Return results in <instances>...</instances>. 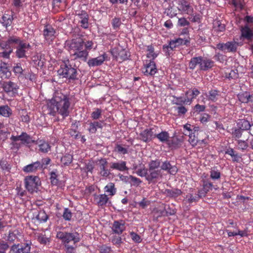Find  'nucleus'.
<instances>
[{"label": "nucleus", "instance_id": "f257e3e1", "mask_svg": "<svg viewBox=\"0 0 253 253\" xmlns=\"http://www.w3.org/2000/svg\"><path fill=\"white\" fill-rule=\"evenodd\" d=\"M70 106L69 95L64 94L61 91H56L47 104L48 114L55 116L58 113L65 118L69 115Z\"/></svg>", "mask_w": 253, "mask_h": 253}, {"label": "nucleus", "instance_id": "f03ea898", "mask_svg": "<svg viewBox=\"0 0 253 253\" xmlns=\"http://www.w3.org/2000/svg\"><path fill=\"white\" fill-rule=\"evenodd\" d=\"M67 45L71 56L74 60L86 62L89 52L93 48L94 43L92 41L79 38L72 39Z\"/></svg>", "mask_w": 253, "mask_h": 253}, {"label": "nucleus", "instance_id": "7ed1b4c3", "mask_svg": "<svg viewBox=\"0 0 253 253\" xmlns=\"http://www.w3.org/2000/svg\"><path fill=\"white\" fill-rule=\"evenodd\" d=\"M12 141L10 143L11 149L17 151L22 145L29 147L31 142H35V140L32 139L30 135L25 132H22L19 135H12L10 137Z\"/></svg>", "mask_w": 253, "mask_h": 253}, {"label": "nucleus", "instance_id": "20e7f679", "mask_svg": "<svg viewBox=\"0 0 253 253\" xmlns=\"http://www.w3.org/2000/svg\"><path fill=\"white\" fill-rule=\"evenodd\" d=\"M59 76L65 78L69 82L74 81L78 79L77 69L72 67L69 64V61L64 62L60 65L59 69L57 71Z\"/></svg>", "mask_w": 253, "mask_h": 253}, {"label": "nucleus", "instance_id": "39448f33", "mask_svg": "<svg viewBox=\"0 0 253 253\" xmlns=\"http://www.w3.org/2000/svg\"><path fill=\"white\" fill-rule=\"evenodd\" d=\"M41 181L38 176L29 175L24 178L25 187L31 194L37 192Z\"/></svg>", "mask_w": 253, "mask_h": 253}, {"label": "nucleus", "instance_id": "423d86ee", "mask_svg": "<svg viewBox=\"0 0 253 253\" xmlns=\"http://www.w3.org/2000/svg\"><path fill=\"white\" fill-rule=\"evenodd\" d=\"M56 237L61 240L64 245H69L71 242H73V244L75 245L81 240L79 234L77 232L68 233L59 231L57 232Z\"/></svg>", "mask_w": 253, "mask_h": 253}, {"label": "nucleus", "instance_id": "0eeeda50", "mask_svg": "<svg viewBox=\"0 0 253 253\" xmlns=\"http://www.w3.org/2000/svg\"><path fill=\"white\" fill-rule=\"evenodd\" d=\"M149 166L146 179L149 183L157 182L158 178V162L152 161Z\"/></svg>", "mask_w": 253, "mask_h": 253}, {"label": "nucleus", "instance_id": "6e6552de", "mask_svg": "<svg viewBox=\"0 0 253 253\" xmlns=\"http://www.w3.org/2000/svg\"><path fill=\"white\" fill-rule=\"evenodd\" d=\"M98 173L99 174L103 177L107 178L110 176L111 174V171L112 169L108 168V162L106 159H101L98 161Z\"/></svg>", "mask_w": 253, "mask_h": 253}, {"label": "nucleus", "instance_id": "1a4fd4ad", "mask_svg": "<svg viewBox=\"0 0 253 253\" xmlns=\"http://www.w3.org/2000/svg\"><path fill=\"white\" fill-rule=\"evenodd\" d=\"M31 242L22 244H14L10 249V253H30Z\"/></svg>", "mask_w": 253, "mask_h": 253}, {"label": "nucleus", "instance_id": "9d476101", "mask_svg": "<svg viewBox=\"0 0 253 253\" xmlns=\"http://www.w3.org/2000/svg\"><path fill=\"white\" fill-rule=\"evenodd\" d=\"M2 86L4 92L8 94L14 96L17 94L19 86L15 83L10 81L4 82Z\"/></svg>", "mask_w": 253, "mask_h": 253}, {"label": "nucleus", "instance_id": "9b49d317", "mask_svg": "<svg viewBox=\"0 0 253 253\" xmlns=\"http://www.w3.org/2000/svg\"><path fill=\"white\" fill-rule=\"evenodd\" d=\"M156 137H158V134L156 133L154 128L145 129L139 134L140 139L144 142L149 141Z\"/></svg>", "mask_w": 253, "mask_h": 253}, {"label": "nucleus", "instance_id": "f8f14e48", "mask_svg": "<svg viewBox=\"0 0 253 253\" xmlns=\"http://www.w3.org/2000/svg\"><path fill=\"white\" fill-rule=\"evenodd\" d=\"M24 41L19 37L16 36H11L8 37L6 41H1L0 42V47L2 48L12 47V45L14 44L19 45Z\"/></svg>", "mask_w": 253, "mask_h": 253}, {"label": "nucleus", "instance_id": "ddd939ff", "mask_svg": "<svg viewBox=\"0 0 253 253\" xmlns=\"http://www.w3.org/2000/svg\"><path fill=\"white\" fill-rule=\"evenodd\" d=\"M31 45L29 43L22 42L16 48L15 55L18 58H26V55L27 50L30 48Z\"/></svg>", "mask_w": 253, "mask_h": 253}, {"label": "nucleus", "instance_id": "4468645a", "mask_svg": "<svg viewBox=\"0 0 253 253\" xmlns=\"http://www.w3.org/2000/svg\"><path fill=\"white\" fill-rule=\"evenodd\" d=\"M113 55L121 62L127 60L130 57V53L125 49L117 48L113 52Z\"/></svg>", "mask_w": 253, "mask_h": 253}, {"label": "nucleus", "instance_id": "2eb2a0df", "mask_svg": "<svg viewBox=\"0 0 253 253\" xmlns=\"http://www.w3.org/2000/svg\"><path fill=\"white\" fill-rule=\"evenodd\" d=\"M113 233L120 235L125 230V222L123 220H115L111 227Z\"/></svg>", "mask_w": 253, "mask_h": 253}, {"label": "nucleus", "instance_id": "dca6fc26", "mask_svg": "<svg viewBox=\"0 0 253 253\" xmlns=\"http://www.w3.org/2000/svg\"><path fill=\"white\" fill-rule=\"evenodd\" d=\"M42 169V165L41 162L37 161L24 166L22 170L25 173H35L38 170Z\"/></svg>", "mask_w": 253, "mask_h": 253}, {"label": "nucleus", "instance_id": "f3484780", "mask_svg": "<svg viewBox=\"0 0 253 253\" xmlns=\"http://www.w3.org/2000/svg\"><path fill=\"white\" fill-rule=\"evenodd\" d=\"M217 48L222 51L235 52L237 50V44L233 42H228L225 43H219L217 44Z\"/></svg>", "mask_w": 253, "mask_h": 253}, {"label": "nucleus", "instance_id": "a211bd4d", "mask_svg": "<svg viewBox=\"0 0 253 253\" xmlns=\"http://www.w3.org/2000/svg\"><path fill=\"white\" fill-rule=\"evenodd\" d=\"M199 93V91L196 88H194L192 90H189L186 93V96L187 98V99H185L184 100H182L181 97L179 98H177L176 99L177 101L175 103L176 104H179L181 103H187L188 102H190L192 99L198 95Z\"/></svg>", "mask_w": 253, "mask_h": 253}, {"label": "nucleus", "instance_id": "6ab92c4d", "mask_svg": "<svg viewBox=\"0 0 253 253\" xmlns=\"http://www.w3.org/2000/svg\"><path fill=\"white\" fill-rule=\"evenodd\" d=\"M156 71L157 68L155 62L151 59L146 60L143 69V72L145 75H153L156 73Z\"/></svg>", "mask_w": 253, "mask_h": 253}, {"label": "nucleus", "instance_id": "aec40b11", "mask_svg": "<svg viewBox=\"0 0 253 253\" xmlns=\"http://www.w3.org/2000/svg\"><path fill=\"white\" fill-rule=\"evenodd\" d=\"M107 57L106 54L104 53L97 57L89 59L87 64L89 67L100 66L103 63Z\"/></svg>", "mask_w": 253, "mask_h": 253}, {"label": "nucleus", "instance_id": "412c9836", "mask_svg": "<svg viewBox=\"0 0 253 253\" xmlns=\"http://www.w3.org/2000/svg\"><path fill=\"white\" fill-rule=\"evenodd\" d=\"M178 9L179 11L189 15H192L193 12V8L190 3L185 0H180L178 3Z\"/></svg>", "mask_w": 253, "mask_h": 253}, {"label": "nucleus", "instance_id": "4be33fe9", "mask_svg": "<svg viewBox=\"0 0 253 253\" xmlns=\"http://www.w3.org/2000/svg\"><path fill=\"white\" fill-rule=\"evenodd\" d=\"M43 32L45 40L49 43L55 39V31L51 26H45Z\"/></svg>", "mask_w": 253, "mask_h": 253}, {"label": "nucleus", "instance_id": "5701e85b", "mask_svg": "<svg viewBox=\"0 0 253 253\" xmlns=\"http://www.w3.org/2000/svg\"><path fill=\"white\" fill-rule=\"evenodd\" d=\"M110 168L112 170H117L120 171H125L128 169L126 167V162L122 160L110 163Z\"/></svg>", "mask_w": 253, "mask_h": 253}, {"label": "nucleus", "instance_id": "b1692460", "mask_svg": "<svg viewBox=\"0 0 253 253\" xmlns=\"http://www.w3.org/2000/svg\"><path fill=\"white\" fill-rule=\"evenodd\" d=\"M94 201L96 205L99 207H103L105 206L109 201V198L108 195L105 194H101L99 195L94 194L93 195Z\"/></svg>", "mask_w": 253, "mask_h": 253}, {"label": "nucleus", "instance_id": "393cba45", "mask_svg": "<svg viewBox=\"0 0 253 253\" xmlns=\"http://www.w3.org/2000/svg\"><path fill=\"white\" fill-rule=\"evenodd\" d=\"M77 15L81 19L79 21L81 26L84 29H87L88 27L89 17L87 12L84 10H82L78 13H77Z\"/></svg>", "mask_w": 253, "mask_h": 253}, {"label": "nucleus", "instance_id": "a878e982", "mask_svg": "<svg viewBox=\"0 0 253 253\" xmlns=\"http://www.w3.org/2000/svg\"><path fill=\"white\" fill-rule=\"evenodd\" d=\"M38 145L39 150L42 153H46L50 150L51 146L49 143L43 140H38L33 142Z\"/></svg>", "mask_w": 253, "mask_h": 253}, {"label": "nucleus", "instance_id": "bb28decb", "mask_svg": "<svg viewBox=\"0 0 253 253\" xmlns=\"http://www.w3.org/2000/svg\"><path fill=\"white\" fill-rule=\"evenodd\" d=\"M166 194L168 196L175 198L182 194V191L178 189H166L165 191L162 190L159 191V194Z\"/></svg>", "mask_w": 253, "mask_h": 253}, {"label": "nucleus", "instance_id": "cd10ccee", "mask_svg": "<svg viewBox=\"0 0 253 253\" xmlns=\"http://www.w3.org/2000/svg\"><path fill=\"white\" fill-rule=\"evenodd\" d=\"M0 74L1 78L4 79H8L11 75V71L4 62L0 63Z\"/></svg>", "mask_w": 253, "mask_h": 253}, {"label": "nucleus", "instance_id": "c85d7f7f", "mask_svg": "<svg viewBox=\"0 0 253 253\" xmlns=\"http://www.w3.org/2000/svg\"><path fill=\"white\" fill-rule=\"evenodd\" d=\"M202 62L200 64V69L201 70L207 71L211 69L213 66V61L207 58L202 57Z\"/></svg>", "mask_w": 253, "mask_h": 253}, {"label": "nucleus", "instance_id": "c756f323", "mask_svg": "<svg viewBox=\"0 0 253 253\" xmlns=\"http://www.w3.org/2000/svg\"><path fill=\"white\" fill-rule=\"evenodd\" d=\"M162 169L168 170L171 174L174 175L177 171V168L175 166H171L169 162L165 161L163 163L161 166Z\"/></svg>", "mask_w": 253, "mask_h": 253}, {"label": "nucleus", "instance_id": "7c9ffc66", "mask_svg": "<svg viewBox=\"0 0 253 253\" xmlns=\"http://www.w3.org/2000/svg\"><path fill=\"white\" fill-rule=\"evenodd\" d=\"M104 191L108 196H113L117 193V189L115 187V183L113 182H109L104 188Z\"/></svg>", "mask_w": 253, "mask_h": 253}, {"label": "nucleus", "instance_id": "2f4dec72", "mask_svg": "<svg viewBox=\"0 0 253 253\" xmlns=\"http://www.w3.org/2000/svg\"><path fill=\"white\" fill-rule=\"evenodd\" d=\"M48 218V216L45 211L43 210H41L38 212V213L36 215V216L33 218V219L35 221L37 220L40 223L46 222Z\"/></svg>", "mask_w": 253, "mask_h": 253}, {"label": "nucleus", "instance_id": "473e14b6", "mask_svg": "<svg viewBox=\"0 0 253 253\" xmlns=\"http://www.w3.org/2000/svg\"><path fill=\"white\" fill-rule=\"evenodd\" d=\"M13 14H8L5 13L2 16L1 23L2 25L5 27L10 26L13 22Z\"/></svg>", "mask_w": 253, "mask_h": 253}, {"label": "nucleus", "instance_id": "72a5a7b5", "mask_svg": "<svg viewBox=\"0 0 253 253\" xmlns=\"http://www.w3.org/2000/svg\"><path fill=\"white\" fill-rule=\"evenodd\" d=\"M88 125L89 127L88 128V130L91 133H95L97 131V128H102L103 127L102 122H99L97 121L90 122Z\"/></svg>", "mask_w": 253, "mask_h": 253}, {"label": "nucleus", "instance_id": "f704fd0d", "mask_svg": "<svg viewBox=\"0 0 253 253\" xmlns=\"http://www.w3.org/2000/svg\"><path fill=\"white\" fill-rule=\"evenodd\" d=\"M12 71L15 76H17L18 78H22L23 77L25 78H27L26 75L23 74L24 70L22 69L20 63L15 64L13 67Z\"/></svg>", "mask_w": 253, "mask_h": 253}, {"label": "nucleus", "instance_id": "c9c22d12", "mask_svg": "<svg viewBox=\"0 0 253 253\" xmlns=\"http://www.w3.org/2000/svg\"><path fill=\"white\" fill-rule=\"evenodd\" d=\"M181 140L177 137L170 138L167 146L169 148L171 149H177L181 146Z\"/></svg>", "mask_w": 253, "mask_h": 253}, {"label": "nucleus", "instance_id": "e433bc0d", "mask_svg": "<svg viewBox=\"0 0 253 253\" xmlns=\"http://www.w3.org/2000/svg\"><path fill=\"white\" fill-rule=\"evenodd\" d=\"M49 174L51 184L52 186H59L61 184V182L58 179V175L56 172V170L51 171Z\"/></svg>", "mask_w": 253, "mask_h": 253}, {"label": "nucleus", "instance_id": "4c0bfd02", "mask_svg": "<svg viewBox=\"0 0 253 253\" xmlns=\"http://www.w3.org/2000/svg\"><path fill=\"white\" fill-rule=\"evenodd\" d=\"M73 155L70 154H65L61 158V163L62 166H67L73 162Z\"/></svg>", "mask_w": 253, "mask_h": 253}, {"label": "nucleus", "instance_id": "58836bf2", "mask_svg": "<svg viewBox=\"0 0 253 253\" xmlns=\"http://www.w3.org/2000/svg\"><path fill=\"white\" fill-rule=\"evenodd\" d=\"M133 169L136 170V173L138 176H145L146 178L148 169L145 168L144 165H140L139 168L137 166H133Z\"/></svg>", "mask_w": 253, "mask_h": 253}, {"label": "nucleus", "instance_id": "ea45409f", "mask_svg": "<svg viewBox=\"0 0 253 253\" xmlns=\"http://www.w3.org/2000/svg\"><path fill=\"white\" fill-rule=\"evenodd\" d=\"M201 60H202V56L192 58L189 64V68L193 70L195 69L197 65H199L200 67V64H201L202 62Z\"/></svg>", "mask_w": 253, "mask_h": 253}, {"label": "nucleus", "instance_id": "a19ab883", "mask_svg": "<svg viewBox=\"0 0 253 253\" xmlns=\"http://www.w3.org/2000/svg\"><path fill=\"white\" fill-rule=\"evenodd\" d=\"M237 126L238 127L243 131L249 129L251 126L250 122L245 119L239 120V122L237 123Z\"/></svg>", "mask_w": 253, "mask_h": 253}, {"label": "nucleus", "instance_id": "79ce46f5", "mask_svg": "<svg viewBox=\"0 0 253 253\" xmlns=\"http://www.w3.org/2000/svg\"><path fill=\"white\" fill-rule=\"evenodd\" d=\"M12 114V110L7 105L0 106V115L9 117Z\"/></svg>", "mask_w": 253, "mask_h": 253}, {"label": "nucleus", "instance_id": "37998d69", "mask_svg": "<svg viewBox=\"0 0 253 253\" xmlns=\"http://www.w3.org/2000/svg\"><path fill=\"white\" fill-rule=\"evenodd\" d=\"M37 241L42 245H46L50 242V238L46 236L45 234L39 233L37 235Z\"/></svg>", "mask_w": 253, "mask_h": 253}, {"label": "nucleus", "instance_id": "c03bdc74", "mask_svg": "<svg viewBox=\"0 0 253 253\" xmlns=\"http://www.w3.org/2000/svg\"><path fill=\"white\" fill-rule=\"evenodd\" d=\"M18 231L17 230H9L6 240L9 243H13L17 238Z\"/></svg>", "mask_w": 253, "mask_h": 253}, {"label": "nucleus", "instance_id": "a18cd8bd", "mask_svg": "<svg viewBox=\"0 0 253 253\" xmlns=\"http://www.w3.org/2000/svg\"><path fill=\"white\" fill-rule=\"evenodd\" d=\"M0 48L3 50V51L0 52V57H2L3 58L8 59L10 57V55L13 51L12 47H6L5 48H2V47H0Z\"/></svg>", "mask_w": 253, "mask_h": 253}, {"label": "nucleus", "instance_id": "49530a36", "mask_svg": "<svg viewBox=\"0 0 253 253\" xmlns=\"http://www.w3.org/2000/svg\"><path fill=\"white\" fill-rule=\"evenodd\" d=\"M67 5V0H53V5L60 10L65 8Z\"/></svg>", "mask_w": 253, "mask_h": 253}, {"label": "nucleus", "instance_id": "de8ad7c7", "mask_svg": "<svg viewBox=\"0 0 253 253\" xmlns=\"http://www.w3.org/2000/svg\"><path fill=\"white\" fill-rule=\"evenodd\" d=\"M241 32L242 36L247 39H251L253 36V34L248 26H246L245 27L243 28L241 30Z\"/></svg>", "mask_w": 253, "mask_h": 253}, {"label": "nucleus", "instance_id": "09e8293b", "mask_svg": "<svg viewBox=\"0 0 253 253\" xmlns=\"http://www.w3.org/2000/svg\"><path fill=\"white\" fill-rule=\"evenodd\" d=\"M164 209L163 211L159 210V216H166L169 215H173L175 213L174 210H171L169 206H165Z\"/></svg>", "mask_w": 253, "mask_h": 253}, {"label": "nucleus", "instance_id": "8fccbe9b", "mask_svg": "<svg viewBox=\"0 0 253 253\" xmlns=\"http://www.w3.org/2000/svg\"><path fill=\"white\" fill-rule=\"evenodd\" d=\"M170 138L169 134L168 132L163 131L159 133V141L167 145Z\"/></svg>", "mask_w": 253, "mask_h": 253}, {"label": "nucleus", "instance_id": "3c124183", "mask_svg": "<svg viewBox=\"0 0 253 253\" xmlns=\"http://www.w3.org/2000/svg\"><path fill=\"white\" fill-rule=\"evenodd\" d=\"M147 57L152 60H154L157 57V54L154 53V48L151 45L147 46Z\"/></svg>", "mask_w": 253, "mask_h": 253}, {"label": "nucleus", "instance_id": "603ef678", "mask_svg": "<svg viewBox=\"0 0 253 253\" xmlns=\"http://www.w3.org/2000/svg\"><path fill=\"white\" fill-rule=\"evenodd\" d=\"M114 150L115 152L120 154L125 155L128 153L127 149L123 147L121 144H117Z\"/></svg>", "mask_w": 253, "mask_h": 253}, {"label": "nucleus", "instance_id": "864d4df0", "mask_svg": "<svg viewBox=\"0 0 253 253\" xmlns=\"http://www.w3.org/2000/svg\"><path fill=\"white\" fill-rule=\"evenodd\" d=\"M111 242L113 245H116L117 247H120L123 243L122 239L119 235H114L112 237Z\"/></svg>", "mask_w": 253, "mask_h": 253}, {"label": "nucleus", "instance_id": "5fc2aeb1", "mask_svg": "<svg viewBox=\"0 0 253 253\" xmlns=\"http://www.w3.org/2000/svg\"><path fill=\"white\" fill-rule=\"evenodd\" d=\"M62 216L65 220L70 221L72 217L71 210L67 208H64Z\"/></svg>", "mask_w": 253, "mask_h": 253}, {"label": "nucleus", "instance_id": "6e6d98bb", "mask_svg": "<svg viewBox=\"0 0 253 253\" xmlns=\"http://www.w3.org/2000/svg\"><path fill=\"white\" fill-rule=\"evenodd\" d=\"M187 43H189V41L188 40H184L181 38H178L174 40H172L171 44L173 45V44H175V45H177L178 46L181 45H186Z\"/></svg>", "mask_w": 253, "mask_h": 253}, {"label": "nucleus", "instance_id": "4d7b16f0", "mask_svg": "<svg viewBox=\"0 0 253 253\" xmlns=\"http://www.w3.org/2000/svg\"><path fill=\"white\" fill-rule=\"evenodd\" d=\"M0 167L1 169L4 171L9 172L11 167L8 163L5 160H1L0 161Z\"/></svg>", "mask_w": 253, "mask_h": 253}, {"label": "nucleus", "instance_id": "13d9d810", "mask_svg": "<svg viewBox=\"0 0 253 253\" xmlns=\"http://www.w3.org/2000/svg\"><path fill=\"white\" fill-rule=\"evenodd\" d=\"M102 115V110L99 108H95L91 114V117L93 120L99 119Z\"/></svg>", "mask_w": 253, "mask_h": 253}, {"label": "nucleus", "instance_id": "bf43d9fd", "mask_svg": "<svg viewBox=\"0 0 253 253\" xmlns=\"http://www.w3.org/2000/svg\"><path fill=\"white\" fill-rule=\"evenodd\" d=\"M122 24L121 18L115 17L112 20V25L114 29H119Z\"/></svg>", "mask_w": 253, "mask_h": 253}, {"label": "nucleus", "instance_id": "052dcab7", "mask_svg": "<svg viewBox=\"0 0 253 253\" xmlns=\"http://www.w3.org/2000/svg\"><path fill=\"white\" fill-rule=\"evenodd\" d=\"M214 28L220 32H222L225 30V25L222 24L220 21H216L213 23Z\"/></svg>", "mask_w": 253, "mask_h": 253}, {"label": "nucleus", "instance_id": "680f3d73", "mask_svg": "<svg viewBox=\"0 0 253 253\" xmlns=\"http://www.w3.org/2000/svg\"><path fill=\"white\" fill-rule=\"evenodd\" d=\"M130 236L132 240L136 243H140L142 241L140 236L137 233L132 231L130 232Z\"/></svg>", "mask_w": 253, "mask_h": 253}, {"label": "nucleus", "instance_id": "e2e57ef3", "mask_svg": "<svg viewBox=\"0 0 253 253\" xmlns=\"http://www.w3.org/2000/svg\"><path fill=\"white\" fill-rule=\"evenodd\" d=\"M9 247L8 243L4 241H0V253H6Z\"/></svg>", "mask_w": 253, "mask_h": 253}, {"label": "nucleus", "instance_id": "0e129e2a", "mask_svg": "<svg viewBox=\"0 0 253 253\" xmlns=\"http://www.w3.org/2000/svg\"><path fill=\"white\" fill-rule=\"evenodd\" d=\"M127 180H130V182L133 185H138L141 183V180L139 178L131 175L128 176Z\"/></svg>", "mask_w": 253, "mask_h": 253}, {"label": "nucleus", "instance_id": "69168bd1", "mask_svg": "<svg viewBox=\"0 0 253 253\" xmlns=\"http://www.w3.org/2000/svg\"><path fill=\"white\" fill-rule=\"evenodd\" d=\"M99 251L100 253H111L112 250L111 247L106 245H102L99 247Z\"/></svg>", "mask_w": 253, "mask_h": 253}, {"label": "nucleus", "instance_id": "338daca9", "mask_svg": "<svg viewBox=\"0 0 253 253\" xmlns=\"http://www.w3.org/2000/svg\"><path fill=\"white\" fill-rule=\"evenodd\" d=\"M218 91L216 90H212L209 92V98L212 101H215L216 97L218 96Z\"/></svg>", "mask_w": 253, "mask_h": 253}, {"label": "nucleus", "instance_id": "774afa93", "mask_svg": "<svg viewBox=\"0 0 253 253\" xmlns=\"http://www.w3.org/2000/svg\"><path fill=\"white\" fill-rule=\"evenodd\" d=\"M243 131H244L238 127V128H235L234 130L232 131V134L233 137L239 138L241 137Z\"/></svg>", "mask_w": 253, "mask_h": 253}]
</instances>
